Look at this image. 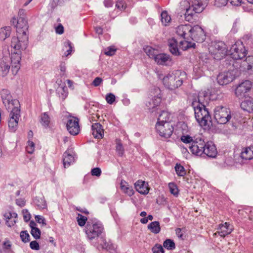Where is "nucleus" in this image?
Masks as SVG:
<instances>
[{
	"instance_id": "nucleus-1",
	"label": "nucleus",
	"mask_w": 253,
	"mask_h": 253,
	"mask_svg": "<svg viewBox=\"0 0 253 253\" xmlns=\"http://www.w3.org/2000/svg\"><path fill=\"white\" fill-rule=\"evenodd\" d=\"M209 97L205 91L199 92L197 98L193 100L192 106L194 109L195 117L200 126L208 128L211 125V118L206 107Z\"/></svg>"
},
{
	"instance_id": "nucleus-2",
	"label": "nucleus",
	"mask_w": 253,
	"mask_h": 253,
	"mask_svg": "<svg viewBox=\"0 0 253 253\" xmlns=\"http://www.w3.org/2000/svg\"><path fill=\"white\" fill-rule=\"evenodd\" d=\"M186 78L185 72L177 70L165 76L163 78V83L166 88L174 90L180 87Z\"/></svg>"
},
{
	"instance_id": "nucleus-3",
	"label": "nucleus",
	"mask_w": 253,
	"mask_h": 253,
	"mask_svg": "<svg viewBox=\"0 0 253 253\" xmlns=\"http://www.w3.org/2000/svg\"><path fill=\"white\" fill-rule=\"evenodd\" d=\"M84 231L87 239L92 240L98 238L103 233L104 227L101 222L96 219H89L85 226Z\"/></svg>"
},
{
	"instance_id": "nucleus-4",
	"label": "nucleus",
	"mask_w": 253,
	"mask_h": 253,
	"mask_svg": "<svg viewBox=\"0 0 253 253\" xmlns=\"http://www.w3.org/2000/svg\"><path fill=\"white\" fill-rule=\"evenodd\" d=\"M190 6L186 9L185 16L187 21H190L193 15L203 11L207 6L209 0H189Z\"/></svg>"
},
{
	"instance_id": "nucleus-5",
	"label": "nucleus",
	"mask_w": 253,
	"mask_h": 253,
	"mask_svg": "<svg viewBox=\"0 0 253 253\" xmlns=\"http://www.w3.org/2000/svg\"><path fill=\"white\" fill-rule=\"evenodd\" d=\"M214 117L218 124H225L231 118L230 110L223 106H216L214 111Z\"/></svg>"
},
{
	"instance_id": "nucleus-6",
	"label": "nucleus",
	"mask_w": 253,
	"mask_h": 253,
	"mask_svg": "<svg viewBox=\"0 0 253 253\" xmlns=\"http://www.w3.org/2000/svg\"><path fill=\"white\" fill-rule=\"evenodd\" d=\"M247 50L241 41L236 42L228 51L229 55L234 60L241 59L246 56Z\"/></svg>"
},
{
	"instance_id": "nucleus-7",
	"label": "nucleus",
	"mask_w": 253,
	"mask_h": 253,
	"mask_svg": "<svg viewBox=\"0 0 253 253\" xmlns=\"http://www.w3.org/2000/svg\"><path fill=\"white\" fill-rule=\"evenodd\" d=\"M210 51L216 60H220L227 54L226 45L222 42H218L212 44L209 48Z\"/></svg>"
},
{
	"instance_id": "nucleus-8",
	"label": "nucleus",
	"mask_w": 253,
	"mask_h": 253,
	"mask_svg": "<svg viewBox=\"0 0 253 253\" xmlns=\"http://www.w3.org/2000/svg\"><path fill=\"white\" fill-rule=\"evenodd\" d=\"M20 116V110L19 107L14 106L13 108L11 109L8 121V126L10 132H14L16 130Z\"/></svg>"
},
{
	"instance_id": "nucleus-9",
	"label": "nucleus",
	"mask_w": 253,
	"mask_h": 253,
	"mask_svg": "<svg viewBox=\"0 0 253 253\" xmlns=\"http://www.w3.org/2000/svg\"><path fill=\"white\" fill-rule=\"evenodd\" d=\"M16 29L17 35L28 36V25L27 20L24 17L16 19L13 17L11 21Z\"/></svg>"
},
{
	"instance_id": "nucleus-10",
	"label": "nucleus",
	"mask_w": 253,
	"mask_h": 253,
	"mask_svg": "<svg viewBox=\"0 0 253 253\" xmlns=\"http://www.w3.org/2000/svg\"><path fill=\"white\" fill-rule=\"evenodd\" d=\"M253 87V83L249 80H245L239 84L235 90V94L239 99L246 97Z\"/></svg>"
},
{
	"instance_id": "nucleus-11",
	"label": "nucleus",
	"mask_w": 253,
	"mask_h": 253,
	"mask_svg": "<svg viewBox=\"0 0 253 253\" xmlns=\"http://www.w3.org/2000/svg\"><path fill=\"white\" fill-rule=\"evenodd\" d=\"M28 36L17 35V37H13L11 42V46L16 52H21V50H25L28 44Z\"/></svg>"
},
{
	"instance_id": "nucleus-12",
	"label": "nucleus",
	"mask_w": 253,
	"mask_h": 253,
	"mask_svg": "<svg viewBox=\"0 0 253 253\" xmlns=\"http://www.w3.org/2000/svg\"><path fill=\"white\" fill-rule=\"evenodd\" d=\"M206 143L201 137H198L195 138L192 144L189 146L191 152L196 156H201L204 152V148Z\"/></svg>"
},
{
	"instance_id": "nucleus-13",
	"label": "nucleus",
	"mask_w": 253,
	"mask_h": 253,
	"mask_svg": "<svg viewBox=\"0 0 253 253\" xmlns=\"http://www.w3.org/2000/svg\"><path fill=\"white\" fill-rule=\"evenodd\" d=\"M1 96L3 103L6 109L10 110L14 106H19V101L17 99H12L9 91L6 89H2L1 92Z\"/></svg>"
},
{
	"instance_id": "nucleus-14",
	"label": "nucleus",
	"mask_w": 253,
	"mask_h": 253,
	"mask_svg": "<svg viewBox=\"0 0 253 253\" xmlns=\"http://www.w3.org/2000/svg\"><path fill=\"white\" fill-rule=\"evenodd\" d=\"M66 127L71 135H76L78 134L80 131L79 119L73 116L68 117L66 123Z\"/></svg>"
},
{
	"instance_id": "nucleus-15",
	"label": "nucleus",
	"mask_w": 253,
	"mask_h": 253,
	"mask_svg": "<svg viewBox=\"0 0 253 253\" xmlns=\"http://www.w3.org/2000/svg\"><path fill=\"white\" fill-rule=\"evenodd\" d=\"M190 35H189V40H192L197 42H203L206 38L203 29L198 25L191 27V30L190 31Z\"/></svg>"
},
{
	"instance_id": "nucleus-16",
	"label": "nucleus",
	"mask_w": 253,
	"mask_h": 253,
	"mask_svg": "<svg viewBox=\"0 0 253 253\" xmlns=\"http://www.w3.org/2000/svg\"><path fill=\"white\" fill-rule=\"evenodd\" d=\"M156 129L161 137L169 138L173 131V127L170 123L162 125L156 124Z\"/></svg>"
},
{
	"instance_id": "nucleus-17",
	"label": "nucleus",
	"mask_w": 253,
	"mask_h": 253,
	"mask_svg": "<svg viewBox=\"0 0 253 253\" xmlns=\"http://www.w3.org/2000/svg\"><path fill=\"white\" fill-rule=\"evenodd\" d=\"M235 79V76L233 71H228L220 73L217 77L218 83L222 85L229 84Z\"/></svg>"
},
{
	"instance_id": "nucleus-18",
	"label": "nucleus",
	"mask_w": 253,
	"mask_h": 253,
	"mask_svg": "<svg viewBox=\"0 0 253 253\" xmlns=\"http://www.w3.org/2000/svg\"><path fill=\"white\" fill-rule=\"evenodd\" d=\"M21 52L14 51L11 55V71L16 75L20 68Z\"/></svg>"
},
{
	"instance_id": "nucleus-19",
	"label": "nucleus",
	"mask_w": 253,
	"mask_h": 253,
	"mask_svg": "<svg viewBox=\"0 0 253 253\" xmlns=\"http://www.w3.org/2000/svg\"><path fill=\"white\" fill-rule=\"evenodd\" d=\"M191 30V26L190 25H181L176 28V33L184 39L189 40Z\"/></svg>"
},
{
	"instance_id": "nucleus-20",
	"label": "nucleus",
	"mask_w": 253,
	"mask_h": 253,
	"mask_svg": "<svg viewBox=\"0 0 253 253\" xmlns=\"http://www.w3.org/2000/svg\"><path fill=\"white\" fill-rule=\"evenodd\" d=\"M206 145L203 154L206 155L209 157H215L217 154V151L215 145L211 141H208L206 143Z\"/></svg>"
},
{
	"instance_id": "nucleus-21",
	"label": "nucleus",
	"mask_w": 253,
	"mask_h": 253,
	"mask_svg": "<svg viewBox=\"0 0 253 253\" xmlns=\"http://www.w3.org/2000/svg\"><path fill=\"white\" fill-rule=\"evenodd\" d=\"M230 225L229 223L227 222H225L224 224H220L218 231L214 235H216L218 234L221 237H225L226 235L230 234L233 230L232 228L230 227Z\"/></svg>"
},
{
	"instance_id": "nucleus-22",
	"label": "nucleus",
	"mask_w": 253,
	"mask_h": 253,
	"mask_svg": "<svg viewBox=\"0 0 253 253\" xmlns=\"http://www.w3.org/2000/svg\"><path fill=\"white\" fill-rule=\"evenodd\" d=\"M92 133L94 138L101 139L104 136V130L102 125L99 123H94L92 125Z\"/></svg>"
},
{
	"instance_id": "nucleus-23",
	"label": "nucleus",
	"mask_w": 253,
	"mask_h": 253,
	"mask_svg": "<svg viewBox=\"0 0 253 253\" xmlns=\"http://www.w3.org/2000/svg\"><path fill=\"white\" fill-rule=\"evenodd\" d=\"M136 190L142 194H147L149 192V188L147 183L142 180H137L134 184Z\"/></svg>"
},
{
	"instance_id": "nucleus-24",
	"label": "nucleus",
	"mask_w": 253,
	"mask_h": 253,
	"mask_svg": "<svg viewBox=\"0 0 253 253\" xmlns=\"http://www.w3.org/2000/svg\"><path fill=\"white\" fill-rule=\"evenodd\" d=\"M154 60L160 65H167L171 61L170 56L165 53H158Z\"/></svg>"
},
{
	"instance_id": "nucleus-25",
	"label": "nucleus",
	"mask_w": 253,
	"mask_h": 253,
	"mask_svg": "<svg viewBox=\"0 0 253 253\" xmlns=\"http://www.w3.org/2000/svg\"><path fill=\"white\" fill-rule=\"evenodd\" d=\"M243 159L250 160L253 159V145L244 148L241 153Z\"/></svg>"
},
{
	"instance_id": "nucleus-26",
	"label": "nucleus",
	"mask_w": 253,
	"mask_h": 253,
	"mask_svg": "<svg viewBox=\"0 0 253 253\" xmlns=\"http://www.w3.org/2000/svg\"><path fill=\"white\" fill-rule=\"evenodd\" d=\"M9 69L10 65L8 58L3 57L0 61V71L1 72V75L3 76H5L9 72Z\"/></svg>"
},
{
	"instance_id": "nucleus-27",
	"label": "nucleus",
	"mask_w": 253,
	"mask_h": 253,
	"mask_svg": "<svg viewBox=\"0 0 253 253\" xmlns=\"http://www.w3.org/2000/svg\"><path fill=\"white\" fill-rule=\"evenodd\" d=\"M168 45L170 52L175 55H179V51L178 49V43L176 40L174 38L168 40Z\"/></svg>"
},
{
	"instance_id": "nucleus-28",
	"label": "nucleus",
	"mask_w": 253,
	"mask_h": 253,
	"mask_svg": "<svg viewBox=\"0 0 253 253\" xmlns=\"http://www.w3.org/2000/svg\"><path fill=\"white\" fill-rule=\"evenodd\" d=\"M161 97L158 95L154 96L146 103V105L148 109H152L158 106L161 102Z\"/></svg>"
},
{
	"instance_id": "nucleus-29",
	"label": "nucleus",
	"mask_w": 253,
	"mask_h": 253,
	"mask_svg": "<svg viewBox=\"0 0 253 253\" xmlns=\"http://www.w3.org/2000/svg\"><path fill=\"white\" fill-rule=\"evenodd\" d=\"M120 187L122 191L129 196H131L133 195L134 190H133L132 186H129L125 180H121Z\"/></svg>"
},
{
	"instance_id": "nucleus-30",
	"label": "nucleus",
	"mask_w": 253,
	"mask_h": 253,
	"mask_svg": "<svg viewBox=\"0 0 253 253\" xmlns=\"http://www.w3.org/2000/svg\"><path fill=\"white\" fill-rule=\"evenodd\" d=\"M170 118V114L169 112L163 111L158 118L156 124L162 125L166 123H170L169 122Z\"/></svg>"
},
{
	"instance_id": "nucleus-31",
	"label": "nucleus",
	"mask_w": 253,
	"mask_h": 253,
	"mask_svg": "<svg viewBox=\"0 0 253 253\" xmlns=\"http://www.w3.org/2000/svg\"><path fill=\"white\" fill-rule=\"evenodd\" d=\"M63 165L64 167H69L74 162V157L73 155L69 154L66 151L63 154Z\"/></svg>"
},
{
	"instance_id": "nucleus-32",
	"label": "nucleus",
	"mask_w": 253,
	"mask_h": 253,
	"mask_svg": "<svg viewBox=\"0 0 253 253\" xmlns=\"http://www.w3.org/2000/svg\"><path fill=\"white\" fill-rule=\"evenodd\" d=\"M241 108L248 112H253V102L250 100H246L241 103Z\"/></svg>"
},
{
	"instance_id": "nucleus-33",
	"label": "nucleus",
	"mask_w": 253,
	"mask_h": 253,
	"mask_svg": "<svg viewBox=\"0 0 253 253\" xmlns=\"http://www.w3.org/2000/svg\"><path fill=\"white\" fill-rule=\"evenodd\" d=\"M242 66L244 70H249L253 67V56H249L244 60Z\"/></svg>"
},
{
	"instance_id": "nucleus-34",
	"label": "nucleus",
	"mask_w": 253,
	"mask_h": 253,
	"mask_svg": "<svg viewBox=\"0 0 253 253\" xmlns=\"http://www.w3.org/2000/svg\"><path fill=\"white\" fill-rule=\"evenodd\" d=\"M11 28L10 26H6L0 29V39L3 41L9 37L11 34Z\"/></svg>"
},
{
	"instance_id": "nucleus-35",
	"label": "nucleus",
	"mask_w": 253,
	"mask_h": 253,
	"mask_svg": "<svg viewBox=\"0 0 253 253\" xmlns=\"http://www.w3.org/2000/svg\"><path fill=\"white\" fill-rule=\"evenodd\" d=\"M148 229L151 231V232L154 234H158L161 231V227L159 221H153L151 222L148 225Z\"/></svg>"
},
{
	"instance_id": "nucleus-36",
	"label": "nucleus",
	"mask_w": 253,
	"mask_h": 253,
	"mask_svg": "<svg viewBox=\"0 0 253 253\" xmlns=\"http://www.w3.org/2000/svg\"><path fill=\"white\" fill-rule=\"evenodd\" d=\"M145 52L151 58L154 59L155 57L158 53L157 50L152 48L151 46H147L144 48Z\"/></svg>"
},
{
	"instance_id": "nucleus-37",
	"label": "nucleus",
	"mask_w": 253,
	"mask_h": 253,
	"mask_svg": "<svg viewBox=\"0 0 253 253\" xmlns=\"http://www.w3.org/2000/svg\"><path fill=\"white\" fill-rule=\"evenodd\" d=\"M187 40V39H184L183 41H181L179 42V47L183 50L193 47L195 45L194 43L189 42Z\"/></svg>"
},
{
	"instance_id": "nucleus-38",
	"label": "nucleus",
	"mask_w": 253,
	"mask_h": 253,
	"mask_svg": "<svg viewBox=\"0 0 253 253\" xmlns=\"http://www.w3.org/2000/svg\"><path fill=\"white\" fill-rule=\"evenodd\" d=\"M161 15L162 24L165 26H167L171 21L170 16L166 11H163Z\"/></svg>"
},
{
	"instance_id": "nucleus-39",
	"label": "nucleus",
	"mask_w": 253,
	"mask_h": 253,
	"mask_svg": "<svg viewBox=\"0 0 253 253\" xmlns=\"http://www.w3.org/2000/svg\"><path fill=\"white\" fill-rule=\"evenodd\" d=\"M116 151L120 157H122L124 154L125 150L120 139L116 140Z\"/></svg>"
},
{
	"instance_id": "nucleus-40",
	"label": "nucleus",
	"mask_w": 253,
	"mask_h": 253,
	"mask_svg": "<svg viewBox=\"0 0 253 253\" xmlns=\"http://www.w3.org/2000/svg\"><path fill=\"white\" fill-rule=\"evenodd\" d=\"M77 221L78 225L81 227L86 225L87 222L88 221L87 218L80 213L78 214Z\"/></svg>"
},
{
	"instance_id": "nucleus-41",
	"label": "nucleus",
	"mask_w": 253,
	"mask_h": 253,
	"mask_svg": "<svg viewBox=\"0 0 253 253\" xmlns=\"http://www.w3.org/2000/svg\"><path fill=\"white\" fill-rule=\"evenodd\" d=\"M169 188L171 194L175 197H177L179 194V190L177 185L173 182L169 183Z\"/></svg>"
},
{
	"instance_id": "nucleus-42",
	"label": "nucleus",
	"mask_w": 253,
	"mask_h": 253,
	"mask_svg": "<svg viewBox=\"0 0 253 253\" xmlns=\"http://www.w3.org/2000/svg\"><path fill=\"white\" fill-rule=\"evenodd\" d=\"M175 170L176 174L179 176H184L186 174V171L184 167L180 164H176Z\"/></svg>"
},
{
	"instance_id": "nucleus-43",
	"label": "nucleus",
	"mask_w": 253,
	"mask_h": 253,
	"mask_svg": "<svg viewBox=\"0 0 253 253\" xmlns=\"http://www.w3.org/2000/svg\"><path fill=\"white\" fill-rule=\"evenodd\" d=\"M163 246L168 250H173L175 248L174 242L171 239L166 240L164 242Z\"/></svg>"
},
{
	"instance_id": "nucleus-44",
	"label": "nucleus",
	"mask_w": 253,
	"mask_h": 253,
	"mask_svg": "<svg viewBox=\"0 0 253 253\" xmlns=\"http://www.w3.org/2000/svg\"><path fill=\"white\" fill-rule=\"evenodd\" d=\"M195 138H196L195 137H192L189 136V135H182L181 137V140L184 143L189 144V145L192 144L193 142L194 141Z\"/></svg>"
},
{
	"instance_id": "nucleus-45",
	"label": "nucleus",
	"mask_w": 253,
	"mask_h": 253,
	"mask_svg": "<svg viewBox=\"0 0 253 253\" xmlns=\"http://www.w3.org/2000/svg\"><path fill=\"white\" fill-rule=\"evenodd\" d=\"M41 122L44 126H48L50 123V118L46 113H44L42 115Z\"/></svg>"
},
{
	"instance_id": "nucleus-46",
	"label": "nucleus",
	"mask_w": 253,
	"mask_h": 253,
	"mask_svg": "<svg viewBox=\"0 0 253 253\" xmlns=\"http://www.w3.org/2000/svg\"><path fill=\"white\" fill-rule=\"evenodd\" d=\"M35 143L29 140L27 142V145L26 146V149L29 154H33L35 151Z\"/></svg>"
},
{
	"instance_id": "nucleus-47",
	"label": "nucleus",
	"mask_w": 253,
	"mask_h": 253,
	"mask_svg": "<svg viewBox=\"0 0 253 253\" xmlns=\"http://www.w3.org/2000/svg\"><path fill=\"white\" fill-rule=\"evenodd\" d=\"M64 46L66 48V51L64 53V56L67 57L69 55L71 54L73 49V46H72V43L70 41H68L65 43Z\"/></svg>"
},
{
	"instance_id": "nucleus-48",
	"label": "nucleus",
	"mask_w": 253,
	"mask_h": 253,
	"mask_svg": "<svg viewBox=\"0 0 253 253\" xmlns=\"http://www.w3.org/2000/svg\"><path fill=\"white\" fill-rule=\"evenodd\" d=\"M20 236L21 240L23 242L27 243L30 241V236L27 231H22Z\"/></svg>"
},
{
	"instance_id": "nucleus-49",
	"label": "nucleus",
	"mask_w": 253,
	"mask_h": 253,
	"mask_svg": "<svg viewBox=\"0 0 253 253\" xmlns=\"http://www.w3.org/2000/svg\"><path fill=\"white\" fill-rule=\"evenodd\" d=\"M153 253H164V250L160 244H156L152 249Z\"/></svg>"
},
{
	"instance_id": "nucleus-50",
	"label": "nucleus",
	"mask_w": 253,
	"mask_h": 253,
	"mask_svg": "<svg viewBox=\"0 0 253 253\" xmlns=\"http://www.w3.org/2000/svg\"><path fill=\"white\" fill-rule=\"evenodd\" d=\"M31 234L36 239H39L41 237V231L38 228L31 229Z\"/></svg>"
},
{
	"instance_id": "nucleus-51",
	"label": "nucleus",
	"mask_w": 253,
	"mask_h": 253,
	"mask_svg": "<svg viewBox=\"0 0 253 253\" xmlns=\"http://www.w3.org/2000/svg\"><path fill=\"white\" fill-rule=\"evenodd\" d=\"M115 96L112 93L107 94L105 99L109 104H112L115 101Z\"/></svg>"
},
{
	"instance_id": "nucleus-52",
	"label": "nucleus",
	"mask_w": 253,
	"mask_h": 253,
	"mask_svg": "<svg viewBox=\"0 0 253 253\" xmlns=\"http://www.w3.org/2000/svg\"><path fill=\"white\" fill-rule=\"evenodd\" d=\"M116 6L120 10H123L126 9V4L124 0H117L116 3Z\"/></svg>"
},
{
	"instance_id": "nucleus-53",
	"label": "nucleus",
	"mask_w": 253,
	"mask_h": 253,
	"mask_svg": "<svg viewBox=\"0 0 253 253\" xmlns=\"http://www.w3.org/2000/svg\"><path fill=\"white\" fill-rule=\"evenodd\" d=\"M4 216L6 220L11 219L12 218H17V214L15 212H6L4 214Z\"/></svg>"
},
{
	"instance_id": "nucleus-54",
	"label": "nucleus",
	"mask_w": 253,
	"mask_h": 253,
	"mask_svg": "<svg viewBox=\"0 0 253 253\" xmlns=\"http://www.w3.org/2000/svg\"><path fill=\"white\" fill-rule=\"evenodd\" d=\"M41 201L39 200L36 199L35 201V203L37 206L40 208L44 209L46 206V202L45 200L41 198Z\"/></svg>"
},
{
	"instance_id": "nucleus-55",
	"label": "nucleus",
	"mask_w": 253,
	"mask_h": 253,
	"mask_svg": "<svg viewBox=\"0 0 253 253\" xmlns=\"http://www.w3.org/2000/svg\"><path fill=\"white\" fill-rule=\"evenodd\" d=\"M228 0H215L214 4L217 7L225 6L227 3Z\"/></svg>"
},
{
	"instance_id": "nucleus-56",
	"label": "nucleus",
	"mask_w": 253,
	"mask_h": 253,
	"mask_svg": "<svg viewBox=\"0 0 253 253\" xmlns=\"http://www.w3.org/2000/svg\"><path fill=\"white\" fill-rule=\"evenodd\" d=\"M91 173L92 175L99 176L101 173V170L99 168H93L91 169Z\"/></svg>"
},
{
	"instance_id": "nucleus-57",
	"label": "nucleus",
	"mask_w": 253,
	"mask_h": 253,
	"mask_svg": "<svg viewBox=\"0 0 253 253\" xmlns=\"http://www.w3.org/2000/svg\"><path fill=\"white\" fill-rule=\"evenodd\" d=\"M60 70L61 71L60 76L63 77L66 75V66L65 62H61L59 65Z\"/></svg>"
},
{
	"instance_id": "nucleus-58",
	"label": "nucleus",
	"mask_w": 253,
	"mask_h": 253,
	"mask_svg": "<svg viewBox=\"0 0 253 253\" xmlns=\"http://www.w3.org/2000/svg\"><path fill=\"white\" fill-rule=\"evenodd\" d=\"M30 247L33 250H39L40 249L39 243L36 241L31 242Z\"/></svg>"
},
{
	"instance_id": "nucleus-59",
	"label": "nucleus",
	"mask_w": 253,
	"mask_h": 253,
	"mask_svg": "<svg viewBox=\"0 0 253 253\" xmlns=\"http://www.w3.org/2000/svg\"><path fill=\"white\" fill-rule=\"evenodd\" d=\"M17 218L6 220V224L8 227H12L16 223Z\"/></svg>"
},
{
	"instance_id": "nucleus-60",
	"label": "nucleus",
	"mask_w": 253,
	"mask_h": 253,
	"mask_svg": "<svg viewBox=\"0 0 253 253\" xmlns=\"http://www.w3.org/2000/svg\"><path fill=\"white\" fill-rule=\"evenodd\" d=\"M102 80L100 77H96L95 78V79L93 80L92 82V84L94 86H97L100 84L102 83Z\"/></svg>"
},
{
	"instance_id": "nucleus-61",
	"label": "nucleus",
	"mask_w": 253,
	"mask_h": 253,
	"mask_svg": "<svg viewBox=\"0 0 253 253\" xmlns=\"http://www.w3.org/2000/svg\"><path fill=\"white\" fill-rule=\"evenodd\" d=\"M116 49L113 48L109 47L107 50L105 52V54L108 56H112L115 54Z\"/></svg>"
},
{
	"instance_id": "nucleus-62",
	"label": "nucleus",
	"mask_w": 253,
	"mask_h": 253,
	"mask_svg": "<svg viewBox=\"0 0 253 253\" xmlns=\"http://www.w3.org/2000/svg\"><path fill=\"white\" fill-rule=\"evenodd\" d=\"M56 32L58 34H62L64 33V27L61 24H59L56 28Z\"/></svg>"
},
{
	"instance_id": "nucleus-63",
	"label": "nucleus",
	"mask_w": 253,
	"mask_h": 253,
	"mask_svg": "<svg viewBox=\"0 0 253 253\" xmlns=\"http://www.w3.org/2000/svg\"><path fill=\"white\" fill-rule=\"evenodd\" d=\"M16 204L21 207H23L25 205V201L24 200L19 198L16 200Z\"/></svg>"
},
{
	"instance_id": "nucleus-64",
	"label": "nucleus",
	"mask_w": 253,
	"mask_h": 253,
	"mask_svg": "<svg viewBox=\"0 0 253 253\" xmlns=\"http://www.w3.org/2000/svg\"><path fill=\"white\" fill-rule=\"evenodd\" d=\"M99 117L100 116L98 113L93 114L91 117H89V120L90 122L96 121L99 119Z\"/></svg>"
}]
</instances>
